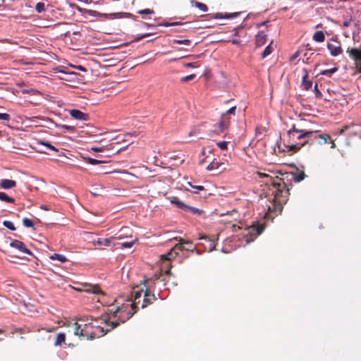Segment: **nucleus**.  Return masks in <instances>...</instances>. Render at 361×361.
Returning a JSON list of instances; mask_svg holds the SVG:
<instances>
[{
	"instance_id": "1",
	"label": "nucleus",
	"mask_w": 361,
	"mask_h": 361,
	"mask_svg": "<svg viewBox=\"0 0 361 361\" xmlns=\"http://www.w3.org/2000/svg\"><path fill=\"white\" fill-rule=\"evenodd\" d=\"M142 298L135 297L133 300H127L121 305L110 306L109 315L102 318L90 319V322H85L83 319L73 324L71 326L73 334L81 338L92 340L96 337L105 335L120 324L126 322L139 309L138 305L142 304Z\"/></svg>"
},
{
	"instance_id": "2",
	"label": "nucleus",
	"mask_w": 361,
	"mask_h": 361,
	"mask_svg": "<svg viewBox=\"0 0 361 361\" xmlns=\"http://www.w3.org/2000/svg\"><path fill=\"white\" fill-rule=\"evenodd\" d=\"M319 131L296 129L295 126L288 131V145H286L288 152H297L302 147L315 145Z\"/></svg>"
},
{
	"instance_id": "3",
	"label": "nucleus",
	"mask_w": 361,
	"mask_h": 361,
	"mask_svg": "<svg viewBox=\"0 0 361 361\" xmlns=\"http://www.w3.org/2000/svg\"><path fill=\"white\" fill-rule=\"evenodd\" d=\"M271 183V188L269 190L271 192L273 195V209L274 211H282L283 204H285L288 200L289 195V188L287 187L284 181L280 180L279 182L272 181L271 178H270Z\"/></svg>"
},
{
	"instance_id": "4",
	"label": "nucleus",
	"mask_w": 361,
	"mask_h": 361,
	"mask_svg": "<svg viewBox=\"0 0 361 361\" xmlns=\"http://www.w3.org/2000/svg\"><path fill=\"white\" fill-rule=\"evenodd\" d=\"M235 110L236 106H234L221 114L219 121L215 125V131L217 133H223L228 129L232 116L235 115Z\"/></svg>"
},
{
	"instance_id": "5",
	"label": "nucleus",
	"mask_w": 361,
	"mask_h": 361,
	"mask_svg": "<svg viewBox=\"0 0 361 361\" xmlns=\"http://www.w3.org/2000/svg\"><path fill=\"white\" fill-rule=\"evenodd\" d=\"M53 329H46L32 327V329H29L27 332H37V334L35 336V339L36 342L39 345H45L51 340V335L49 334Z\"/></svg>"
},
{
	"instance_id": "6",
	"label": "nucleus",
	"mask_w": 361,
	"mask_h": 361,
	"mask_svg": "<svg viewBox=\"0 0 361 361\" xmlns=\"http://www.w3.org/2000/svg\"><path fill=\"white\" fill-rule=\"evenodd\" d=\"M347 52L350 57L355 61L357 72L361 73V49L348 48Z\"/></svg>"
},
{
	"instance_id": "7",
	"label": "nucleus",
	"mask_w": 361,
	"mask_h": 361,
	"mask_svg": "<svg viewBox=\"0 0 361 361\" xmlns=\"http://www.w3.org/2000/svg\"><path fill=\"white\" fill-rule=\"evenodd\" d=\"M185 250V246L181 242L176 244L166 254L161 255V259H172L178 256V252Z\"/></svg>"
},
{
	"instance_id": "8",
	"label": "nucleus",
	"mask_w": 361,
	"mask_h": 361,
	"mask_svg": "<svg viewBox=\"0 0 361 361\" xmlns=\"http://www.w3.org/2000/svg\"><path fill=\"white\" fill-rule=\"evenodd\" d=\"M264 230L263 225H254L248 228L247 234L246 235V241L250 243L254 240V238L260 235Z\"/></svg>"
},
{
	"instance_id": "9",
	"label": "nucleus",
	"mask_w": 361,
	"mask_h": 361,
	"mask_svg": "<svg viewBox=\"0 0 361 361\" xmlns=\"http://www.w3.org/2000/svg\"><path fill=\"white\" fill-rule=\"evenodd\" d=\"M345 132H348L350 135H360L361 137V124L357 125L352 123L350 126H345L341 128V133Z\"/></svg>"
},
{
	"instance_id": "10",
	"label": "nucleus",
	"mask_w": 361,
	"mask_h": 361,
	"mask_svg": "<svg viewBox=\"0 0 361 361\" xmlns=\"http://www.w3.org/2000/svg\"><path fill=\"white\" fill-rule=\"evenodd\" d=\"M82 290L88 293L100 294L104 295V293L101 290L99 285H92L90 283H82Z\"/></svg>"
},
{
	"instance_id": "11",
	"label": "nucleus",
	"mask_w": 361,
	"mask_h": 361,
	"mask_svg": "<svg viewBox=\"0 0 361 361\" xmlns=\"http://www.w3.org/2000/svg\"><path fill=\"white\" fill-rule=\"evenodd\" d=\"M157 298L155 295L154 293L151 294L150 290L147 288L145 290L141 308H145L147 305L152 304L154 301L157 300Z\"/></svg>"
},
{
	"instance_id": "12",
	"label": "nucleus",
	"mask_w": 361,
	"mask_h": 361,
	"mask_svg": "<svg viewBox=\"0 0 361 361\" xmlns=\"http://www.w3.org/2000/svg\"><path fill=\"white\" fill-rule=\"evenodd\" d=\"M113 240H121L124 238H132L133 231L128 227L122 228L114 236H112Z\"/></svg>"
},
{
	"instance_id": "13",
	"label": "nucleus",
	"mask_w": 361,
	"mask_h": 361,
	"mask_svg": "<svg viewBox=\"0 0 361 361\" xmlns=\"http://www.w3.org/2000/svg\"><path fill=\"white\" fill-rule=\"evenodd\" d=\"M10 246L18 250L21 252L32 255V252L25 247V244L23 242H21L20 240H12L10 243Z\"/></svg>"
},
{
	"instance_id": "14",
	"label": "nucleus",
	"mask_w": 361,
	"mask_h": 361,
	"mask_svg": "<svg viewBox=\"0 0 361 361\" xmlns=\"http://www.w3.org/2000/svg\"><path fill=\"white\" fill-rule=\"evenodd\" d=\"M70 115L75 119L79 121H87L89 118L88 114L83 113L78 109H71L69 111Z\"/></svg>"
},
{
	"instance_id": "15",
	"label": "nucleus",
	"mask_w": 361,
	"mask_h": 361,
	"mask_svg": "<svg viewBox=\"0 0 361 361\" xmlns=\"http://www.w3.org/2000/svg\"><path fill=\"white\" fill-rule=\"evenodd\" d=\"M160 259L162 261L160 267L161 271L164 272L165 274L167 276H170L171 269L172 267L171 264L170 262L171 259H161V257Z\"/></svg>"
},
{
	"instance_id": "16",
	"label": "nucleus",
	"mask_w": 361,
	"mask_h": 361,
	"mask_svg": "<svg viewBox=\"0 0 361 361\" xmlns=\"http://www.w3.org/2000/svg\"><path fill=\"white\" fill-rule=\"evenodd\" d=\"M16 181L10 179H1L0 180V188L2 189L8 190L16 186Z\"/></svg>"
},
{
	"instance_id": "17",
	"label": "nucleus",
	"mask_w": 361,
	"mask_h": 361,
	"mask_svg": "<svg viewBox=\"0 0 361 361\" xmlns=\"http://www.w3.org/2000/svg\"><path fill=\"white\" fill-rule=\"evenodd\" d=\"M174 239L178 242H181V243H183V245L185 246V250L193 252V250L195 249V246L190 240H184L180 237H176Z\"/></svg>"
},
{
	"instance_id": "18",
	"label": "nucleus",
	"mask_w": 361,
	"mask_h": 361,
	"mask_svg": "<svg viewBox=\"0 0 361 361\" xmlns=\"http://www.w3.org/2000/svg\"><path fill=\"white\" fill-rule=\"evenodd\" d=\"M329 140H331V136L329 135L319 133L315 144L322 145L328 143Z\"/></svg>"
},
{
	"instance_id": "19",
	"label": "nucleus",
	"mask_w": 361,
	"mask_h": 361,
	"mask_svg": "<svg viewBox=\"0 0 361 361\" xmlns=\"http://www.w3.org/2000/svg\"><path fill=\"white\" fill-rule=\"evenodd\" d=\"M267 40V36L264 32H259L256 36L257 47H262L265 44Z\"/></svg>"
},
{
	"instance_id": "20",
	"label": "nucleus",
	"mask_w": 361,
	"mask_h": 361,
	"mask_svg": "<svg viewBox=\"0 0 361 361\" xmlns=\"http://www.w3.org/2000/svg\"><path fill=\"white\" fill-rule=\"evenodd\" d=\"M168 199L170 200L171 204H175L178 208L185 211L187 204L180 201L177 197H169Z\"/></svg>"
},
{
	"instance_id": "21",
	"label": "nucleus",
	"mask_w": 361,
	"mask_h": 361,
	"mask_svg": "<svg viewBox=\"0 0 361 361\" xmlns=\"http://www.w3.org/2000/svg\"><path fill=\"white\" fill-rule=\"evenodd\" d=\"M168 199L170 200L171 204H175L178 208L185 211L187 204L180 201L177 197H169Z\"/></svg>"
},
{
	"instance_id": "22",
	"label": "nucleus",
	"mask_w": 361,
	"mask_h": 361,
	"mask_svg": "<svg viewBox=\"0 0 361 361\" xmlns=\"http://www.w3.org/2000/svg\"><path fill=\"white\" fill-rule=\"evenodd\" d=\"M113 240V238H98L97 240H94L92 243L96 245H99L101 247L105 246L109 247L111 245V243Z\"/></svg>"
},
{
	"instance_id": "23",
	"label": "nucleus",
	"mask_w": 361,
	"mask_h": 361,
	"mask_svg": "<svg viewBox=\"0 0 361 361\" xmlns=\"http://www.w3.org/2000/svg\"><path fill=\"white\" fill-rule=\"evenodd\" d=\"M327 48L330 51L331 54L334 56H337L342 52V48L340 46L333 44H328Z\"/></svg>"
},
{
	"instance_id": "24",
	"label": "nucleus",
	"mask_w": 361,
	"mask_h": 361,
	"mask_svg": "<svg viewBox=\"0 0 361 361\" xmlns=\"http://www.w3.org/2000/svg\"><path fill=\"white\" fill-rule=\"evenodd\" d=\"M240 12H235V13H225V14H223L222 13H216L214 16V18H215V19L233 18H235V17L238 16L240 15Z\"/></svg>"
},
{
	"instance_id": "25",
	"label": "nucleus",
	"mask_w": 361,
	"mask_h": 361,
	"mask_svg": "<svg viewBox=\"0 0 361 361\" xmlns=\"http://www.w3.org/2000/svg\"><path fill=\"white\" fill-rule=\"evenodd\" d=\"M190 2L192 6L199 8L202 12H207L208 11L207 6L204 3L197 1V0H190Z\"/></svg>"
},
{
	"instance_id": "26",
	"label": "nucleus",
	"mask_w": 361,
	"mask_h": 361,
	"mask_svg": "<svg viewBox=\"0 0 361 361\" xmlns=\"http://www.w3.org/2000/svg\"><path fill=\"white\" fill-rule=\"evenodd\" d=\"M302 85L305 90H309L312 86V82L308 79L307 73L302 77Z\"/></svg>"
},
{
	"instance_id": "27",
	"label": "nucleus",
	"mask_w": 361,
	"mask_h": 361,
	"mask_svg": "<svg viewBox=\"0 0 361 361\" xmlns=\"http://www.w3.org/2000/svg\"><path fill=\"white\" fill-rule=\"evenodd\" d=\"M66 341V334L65 333H59L57 334L56 337V340L54 342L55 346H60Z\"/></svg>"
},
{
	"instance_id": "28",
	"label": "nucleus",
	"mask_w": 361,
	"mask_h": 361,
	"mask_svg": "<svg viewBox=\"0 0 361 361\" xmlns=\"http://www.w3.org/2000/svg\"><path fill=\"white\" fill-rule=\"evenodd\" d=\"M185 211L190 212L191 214L197 216H200L204 213L203 210L189 205L186 206Z\"/></svg>"
},
{
	"instance_id": "29",
	"label": "nucleus",
	"mask_w": 361,
	"mask_h": 361,
	"mask_svg": "<svg viewBox=\"0 0 361 361\" xmlns=\"http://www.w3.org/2000/svg\"><path fill=\"white\" fill-rule=\"evenodd\" d=\"M222 165H224V163L217 161L216 160H213L207 166V169L208 171H214L216 169H219Z\"/></svg>"
},
{
	"instance_id": "30",
	"label": "nucleus",
	"mask_w": 361,
	"mask_h": 361,
	"mask_svg": "<svg viewBox=\"0 0 361 361\" xmlns=\"http://www.w3.org/2000/svg\"><path fill=\"white\" fill-rule=\"evenodd\" d=\"M312 38L315 42H323L325 40V35L322 31H317Z\"/></svg>"
},
{
	"instance_id": "31",
	"label": "nucleus",
	"mask_w": 361,
	"mask_h": 361,
	"mask_svg": "<svg viewBox=\"0 0 361 361\" xmlns=\"http://www.w3.org/2000/svg\"><path fill=\"white\" fill-rule=\"evenodd\" d=\"M0 200L7 202V203H14L15 199L8 196L6 193L4 192H0Z\"/></svg>"
},
{
	"instance_id": "32",
	"label": "nucleus",
	"mask_w": 361,
	"mask_h": 361,
	"mask_svg": "<svg viewBox=\"0 0 361 361\" xmlns=\"http://www.w3.org/2000/svg\"><path fill=\"white\" fill-rule=\"evenodd\" d=\"M293 179L295 182L299 183L305 179L306 175L303 171L293 173Z\"/></svg>"
},
{
	"instance_id": "33",
	"label": "nucleus",
	"mask_w": 361,
	"mask_h": 361,
	"mask_svg": "<svg viewBox=\"0 0 361 361\" xmlns=\"http://www.w3.org/2000/svg\"><path fill=\"white\" fill-rule=\"evenodd\" d=\"M50 259L53 260H59L61 262H66L68 261L67 258L64 255L56 253L51 255Z\"/></svg>"
},
{
	"instance_id": "34",
	"label": "nucleus",
	"mask_w": 361,
	"mask_h": 361,
	"mask_svg": "<svg viewBox=\"0 0 361 361\" xmlns=\"http://www.w3.org/2000/svg\"><path fill=\"white\" fill-rule=\"evenodd\" d=\"M337 71H338L337 68H332L330 69H326V70L321 71L320 74L322 75L331 77L332 75V74L336 73Z\"/></svg>"
},
{
	"instance_id": "35",
	"label": "nucleus",
	"mask_w": 361,
	"mask_h": 361,
	"mask_svg": "<svg viewBox=\"0 0 361 361\" xmlns=\"http://www.w3.org/2000/svg\"><path fill=\"white\" fill-rule=\"evenodd\" d=\"M83 159L88 164H92V165H95V164H102V163H105L106 162L104 161H101V160L90 158V157H84Z\"/></svg>"
},
{
	"instance_id": "36",
	"label": "nucleus",
	"mask_w": 361,
	"mask_h": 361,
	"mask_svg": "<svg viewBox=\"0 0 361 361\" xmlns=\"http://www.w3.org/2000/svg\"><path fill=\"white\" fill-rule=\"evenodd\" d=\"M38 144L41 145L46 146L47 147H48L49 149H51L52 151L58 152V149L54 145H52L50 142H49L47 141H39Z\"/></svg>"
},
{
	"instance_id": "37",
	"label": "nucleus",
	"mask_w": 361,
	"mask_h": 361,
	"mask_svg": "<svg viewBox=\"0 0 361 361\" xmlns=\"http://www.w3.org/2000/svg\"><path fill=\"white\" fill-rule=\"evenodd\" d=\"M188 185L195 189V190L192 191L193 193L198 194L200 191L204 190V188L202 185H193L190 182H188Z\"/></svg>"
},
{
	"instance_id": "38",
	"label": "nucleus",
	"mask_w": 361,
	"mask_h": 361,
	"mask_svg": "<svg viewBox=\"0 0 361 361\" xmlns=\"http://www.w3.org/2000/svg\"><path fill=\"white\" fill-rule=\"evenodd\" d=\"M137 242V239L135 238L134 240H131L130 242H124L121 243L122 248H130L133 247V245Z\"/></svg>"
},
{
	"instance_id": "39",
	"label": "nucleus",
	"mask_w": 361,
	"mask_h": 361,
	"mask_svg": "<svg viewBox=\"0 0 361 361\" xmlns=\"http://www.w3.org/2000/svg\"><path fill=\"white\" fill-rule=\"evenodd\" d=\"M35 8L37 13H40L45 11V5L43 2H38Z\"/></svg>"
},
{
	"instance_id": "40",
	"label": "nucleus",
	"mask_w": 361,
	"mask_h": 361,
	"mask_svg": "<svg viewBox=\"0 0 361 361\" xmlns=\"http://www.w3.org/2000/svg\"><path fill=\"white\" fill-rule=\"evenodd\" d=\"M273 49L271 47V44H269L266 48L264 50V51L262 52V59H264L266 58L267 56H269L271 52H272Z\"/></svg>"
},
{
	"instance_id": "41",
	"label": "nucleus",
	"mask_w": 361,
	"mask_h": 361,
	"mask_svg": "<svg viewBox=\"0 0 361 361\" xmlns=\"http://www.w3.org/2000/svg\"><path fill=\"white\" fill-rule=\"evenodd\" d=\"M59 128L63 130V132H73L75 130V127L72 126L61 125Z\"/></svg>"
},
{
	"instance_id": "42",
	"label": "nucleus",
	"mask_w": 361,
	"mask_h": 361,
	"mask_svg": "<svg viewBox=\"0 0 361 361\" xmlns=\"http://www.w3.org/2000/svg\"><path fill=\"white\" fill-rule=\"evenodd\" d=\"M23 226L27 227V228H30V227H33L34 226V224L32 222V221L28 218H24L23 219Z\"/></svg>"
},
{
	"instance_id": "43",
	"label": "nucleus",
	"mask_w": 361,
	"mask_h": 361,
	"mask_svg": "<svg viewBox=\"0 0 361 361\" xmlns=\"http://www.w3.org/2000/svg\"><path fill=\"white\" fill-rule=\"evenodd\" d=\"M3 225L11 231L16 230V227L14 226V224L10 221H4L3 222Z\"/></svg>"
},
{
	"instance_id": "44",
	"label": "nucleus",
	"mask_w": 361,
	"mask_h": 361,
	"mask_svg": "<svg viewBox=\"0 0 361 361\" xmlns=\"http://www.w3.org/2000/svg\"><path fill=\"white\" fill-rule=\"evenodd\" d=\"M137 13L140 14V15H144V14L145 15H150V14H154V11L152 9L145 8V9H143V10L138 11Z\"/></svg>"
},
{
	"instance_id": "45",
	"label": "nucleus",
	"mask_w": 361,
	"mask_h": 361,
	"mask_svg": "<svg viewBox=\"0 0 361 361\" xmlns=\"http://www.w3.org/2000/svg\"><path fill=\"white\" fill-rule=\"evenodd\" d=\"M191 41L190 39H174L173 43L178 44H190Z\"/></svg>"
},
{
	"instance_id": "46",
	"label": "nucleus",
	"mask_w": 361,
	"mask_h": 361,
	"mask_svg": "<svg viewBox=\"0 0 361 361\" xmlns=\"http://www.w3.org/2000/svg\"><path fill=\"white\" fill-rule=\"evenodd\" d=\"M195 74H190L189 75H187V76H185V77H183L181 79H180V81L183 82H188L189 80H193L195 78Z\"/></svg>"
},
{
	"instance_id": "47",
	"label": "nucleus",
	"mask_w": 361,
	"mask_h": 361,
	"mask_svg": "<svg viewBox=\"0 0 361 361\" xmlns=\"http://www.w3.org/2000/svg\"><path fill=\"white\" fill-rule=\"evenodd\" d=\"M216 145L222 150L226 149L228 146V142L226 141L219 142L216 143Z\"/></svg>"
},
{
	"instance_id": "48",
	"label": "nucleus",
	"mask_w": 361,
	"mask_h": 361,
	"mask_svg": "<svg viewBox=\"0 0 361 361\" xmlns=\"http://www.w3.org/2000/svg\"><path fill=\"white\" fill-rule=\"evenodd\" d=\"M145 290L143 289H141L140 290H135L133 292V297L135 298V297L142 298L144 295Z\"/></svg>"
},
{
	"instance_id": "49",
	"label": "nucleus",
	"mask_w": 361,
	"mask_h": 361,
	"mask_svg": "<svg viewBox=\"0 0 361 361\" xmlns=\"http://www.w3.org/2000/svg\"><path fill=\"white\" fill-rule=\"evenodd\" d=\"M11 118V116L9 114L6 113H0V120L2 121H9Z\"/></svg>"
},
{
	"instance_id": "50",
	"label": "nucleus",
	"mask_w": 361,
	"mask_h": 361,
	"mask_svg": "<svg viewBox=\"0 0 361 361\" xmlns=\"http://www.w3.org/2000/svg\"><path fill=\"white\" fill-rule=\"evenodd\" d=\"M105 147H92L91 148V149L93 151V152H102L104 150Z\"/></svg>"
},
{
	"instance_id": "51",
	"label": "nucleus",
	"mask_w": 361,
	"mask_h": 361,
	"mask_svg": "<svg viewBox=\"0 0 361 361\" xmlns=\"http://www.w3.org/2000/svg\"><path fill=\"white\" fill-rule=\"evenodd\" d=\"M314 91L317 95V97H321L322 95V93L321 92L318 90V87H317V84L316 83L315 85H314Z\"/></svg>"
},
{
	"instance_id": "52",
	"label": "nucleus",
	"mask_w": 361,
	"mask_h": 361,
	"mask_svg": "<svg viewBox=\"0 0 361 361\" xmlns=\"http://www.w3.org/2000/svg\"><path fill=\"white\" fill-rule=\"evenodd\" d=\"M29 329H27V330L25 331V329L19 328V329H16V332L23 334L26 333V332L28 333L27 331H28Z\"/></svg>"
},
{
	"instance_id": "53",
	"label": "nucleus",
	"mask_w": 361,
	"mask_h": 361,
	"mask_svg": "<svg viewBox=\"0 0 361 361\" xmlns=\"http://www.w3.org/2000/svg\"><path fill=\"white\" fill-rule=\"evenodd\" d=\"M183 66L185 68H195V63H185L183 64Z\"/></svg>"
},
{
	"instance_id": "54",
	"label": "nucleus",
	"mask_w": 361,
	"mask_h": 361,
	"mask_svg": "<svg viewBox=\"0 0 361 361\" xmlns=\"http://www.w3.org/2000/svg\"><path fill=\"white\" fill-rule=\"evenodd\" d=\"M149 35H149V33L144 34V35H141V36H140V37H137V38L135 39V41H139V40H140V39H143V38H145V37H148V36H149Z\"/></svg>"
},
{
	"instance_id": "55",
	"label": "nucleus",
	"mask_w": 361,
	"mask_h": 361,
	"mask_svg": "<svg viewBox=\"0 0 361 361\" xmlns=\"http://www.w3.org/2000/svg\"><path fill=\"white\" fill-rule=\"evenodd\" d=\"M257 175L259 176V178H264V177H267L269 178V176L265 173H262V172H257Z\"/></svg>"
},
{
	"instance_id": "56",
	"label": "nucleus",
	"mask_w": 361,
	"mask_h": 361,
	"mask_svg": "<svg viewBox=\"0 0 361 361\" xmlns=\"http://www.w3.org/2000/svg\"><path fill=\"white\" fill-rule=\"evenodd\" d=\"M210 241H211V245H210L211 248H210V250H212L216 246V241L214 240H210Z\"/></svg>"
},
{
	"instance_id": "57",
	"label": "nucleus",
	"mask_w": 361,
	"mask_h": 361,
	"mask_svg": "<svg viewBox=\"0 0 361 361\" xmlns=\"http://www.w3.org/2000/svg\"><path fill=\"white\" fill-rule=\"evenodd\" d=\"M350 25V20H345L343 23V27H348L349 25Z\"/></svg>"
},
{
	"instance_id": "58",
	"label": "nucleus",
	"mask_w": 361,
	"mask_h": 361,
	"mask_svg": "<svg viewBox=\"0 0 361 361\" xmlns=\"http://www.w3.org/2000/svg\"><path fill=\"white\" fill-rule=\"evenodd\" d=\"M329 141L331 143V148L335 149L336 147V144L334 143V141L333 140H329Z\"/></svg>"
},
{
	"instance_id": "59",
	"label": "nucleus",
	"mask_w": 361,
	"mask_h": 361,
	"mask_svg": "<svg viewBox=\"0 0 361 361\" xmlns=\"http://www.w3.org/2000/svg\"><path fill=\"white\" fill-rule=\"evenodd\" d=\"M180 23H179V22H173V23L167 24L166 25V26H174V25H180Z\"/></svg>"
},
{
	"instance_id": "60",
	"label": "nucleus",
	"mask_w": 361,
	"mask_h": 361,
	"mask_svg": "<svg viewBox=\"0 0 361 361\" xmlns=\"http://www.w3.org/2000/svg\"><path fill=\"white\" fill-rule=\"evenodd\" d=\"M78 70H80L82 71H86V68L82 66H78L77 68Z\"/></svg>"
},
{
	"instance_id": "61",
	"label": "nucleus",
	"mask_w": 361,
	"mask_h": 361,
	"mask_svg": "<svg viewBox=\"0 0 361 361\" xmlns=\"http://www.w3.org/2000/svg\"><path fill=\"white\" fill-rule=\"evenodd\" d=\"M40 208H41L42 209H44V210H48V209L47 208V206H46V205H44V204L41 205V206H40Z\"/></svg>"
},
{
	"instance_id": "62",
	"label": "nucleus",
	"mask_w": 361,
	"mask_h": 361,
	"mask_svg": "<svg viewBox=\"0 0 361 361\" xmlns=\"http://www.w3.org/2000/svg\"><path fill=\"white\" fill-rule=\"evenodd\" d=\"M302 141H304V140H298V139H295V142H294L293 143H296V142H302Z\"/></svg>"
},
{
	"instance_id": "63",
	"label": "nucleus",
	"mask_w": 361,
	"mask_h": 361,
	"mask_svg": "<svg viewBox=\"0 0 361 361\" xmlns=\"http://www.w3.org/2000/svg\"><path fill=\"white\" fill-rule=\"evenodd\" d=\"M194 133H195V130H192V131H190V132L189 133V136H192V135H194Z\"/></svg>"
},
{
	"instance_id": "64",
	"label": "nucleus",
	"mask_w": 361,
	"mask_h": 361,
	"mask_svg": "<svg viewBox=\"0 0 361 361\" xmlns=\"http://www.w3.org/2000/svg\"><path fill=\"white\" fill-rule=\"evenodd\" d=\"M200 239H209V237H208V236L204 235V236L200 237Z\"/></svg>"
}]
</instances>
